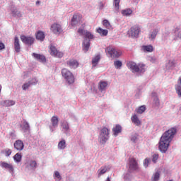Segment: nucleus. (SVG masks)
Returning <instances> with one entry per match:
<instances>
[{
  "label": "nucleus",
  "instance_id": "nucleus-20",
  "mask_svg": "<svg viewBox=\"0 0 181 181\" xmlns=\"http://www.w3.org/2000/svg\"><path fill=\"white\" fill-rule=\"evenodd\" d=\"M66 64L70 69H77L78 67V62L76 59H69L66 62Z\"/></svg>",
  "mask_w": 181,
  "mask_h": 181
},
{
  "label": "nucleus",
  "instance_id": "nucleus-1",
  "mask_svg": "<svg viewBox=\"0 0 181 181\" xmlns=\"http://www.w3.org/2000/svg\"><path fill=\"white\" fill-rule=\"evenodd\" d=\"M177 132L176 128L172 127L162 135L158 146V149L161 153H166Z\"/></svg>",
  "mask_w": 181,
  "mask_h": 181
},
{
  "label": "nucleus",
  "instance_id": "nucleus-58",
  "mask_svg": "<svg viewBox=\"0 0 181 181\" xmlns=\"http://www.w3.org/2000/svg\"><path fill=\"white\" fill-rule=\"evenodd\" d=\"M105 181H111V180H110V177H107Z\"/></svg>",
  "mask_w": 181,
  "mask_h": 181
},
{
  "label": "nucleus",
  "instance_id": "nucleus-8",
  "mask_svg": "<svg viewBox=\"0 0 181 181\" xmlns=\"http://www.w3.org/2000/svg\"><path fill=\"white\" fill-rule=\"evenodd\" d=\"M50 54L51 56H54V57H59V59L64 56V54L56 48V46L51 45H50Z\"/></svg>",
  "mask_w": 181,
  "mask_h": 181
},
{
  "label": "nucleus",
  "instance_id": "nucleus-3",
  "mask_svg": "<svg viewBox=\"0 0 181 181\" xmlns=\"http://www.w3.org/2000/svg\"><path fill=\"white\" fill-rule=\"evenodd\" d=\"M110 139V129L107 127H103L99 134L98 141L100 144L104 145Z\"/></svg>",
  "mask_w": 181,
  "mask_h": 181
},
{
  "label": "nucleus",
  "instance_id": "nucleus-46",
  "mask_svg": "<svg viewBox=\"0 0 181 181\" xmlns=\"http://www.w3.org/2000/svg\"><path fill=\"white\" fill-rule=\"evenodd\" d=\"M158 159H159V155L158 154H153L152 156V162L153 163H156V162H158Z\"/></svg>",
  "mask_w": 181,
  "mask_h": 181
},
{
  "label": "nucleus",
  "instance_id": "nucleus-49",
  "mask_svg": "<svg viewBox=\"0 0 181 181\" xmlns=\"http://www.w3.org/2000/svg\"><path fill=\"white\" fill-rule=\"evenodd\" d=\"M132 176L129 173H126L124 177V181H131Z\"/></svg>",
  "mask_w": 181,
  "mask_h": 181
},
{
  "label": "nucleus",
  "instance_id": "nucleus-24",
  "mask_svg": "<svg viewBox=\"0 0 181 181\" xmlns=\"http://www.w3.org/2000/svg\"><path fill=\"white\" fill-rule=\"evenodd\" d=\"M158 33H159V29H153L149 33L148 39L150 40H155V39H156V36H158Z\"/></svg>",
  "mask_w": 181,
  "mask_h": 181
},
{
  "label": "nucleus",
  "instance_id": "nucleus-33",
  "mask_svg": "<svg viewBox=\"0 0 181 181\" xmlns=\"http://www.w3.org/2000/svg\"><path fill=\"white\" fill-rule=\"evenodd\" d=\"M36 39L43 42L45 40V33L43 31H38L36 34Z\"/></svg>",
  "mask_w": 181,
  "mask_h": 181
},
{
  "label": "nucleus",
  "instance_id": "nucleus-53",
  "mask_svg": "<svg viewBox=\"0 0 181 181\" xmlns=\"http://www.w3.org/2000/svg\"><path fill=\"white\" fill-rule=\"evenodd\" d=\"M5 49V44L4 42H0V50H4Z\"/></svg>",
  "mask_w": 181,
  "mask_h": 181
},
{
  "label": "nucleus",
  "instance_id": "nucleus-42",
  "mask_svg": "<svg viewBox=\"0 0 181 181\" xmlns=\"http://www.w3.org/2000/svg\"><path fill=\"white\" fill-rule=\"evenodd\" d=\"M114 66L115 69H121L122 67V62L119 60L115 61Z\"/></svg>",
  "mask_w": 181,
  "mask_h": 181
},
{
  "label": "nucleus",
  "instance_id": "nucleus-15",
  "mask_svg": "<svg viewBox=\"0 0 181 181\" xmlns=\"http://www.w3.org/2000/svg\"><path fill=\"white\" fill-rule=\"evenodd\" d=\"M81 22V16L78 13L74 14L73 18L71 21V25L72 26H77Z\"/></svg>",
  "mask_w": 181,
  "mask_h": 181
},
{
  "label": "nucleus",
  "instance_id": "nucleus-2",
  "mask_svg": "<svg viewBox=\"0 0 181 181\" xmlns=\"http://www.w3.org/2000/svg\"><path fill=\"white\" fill-rule=\"evenodd\" d=\"M128 69H129L132 73H137L138 74H144L146 71V66L144 64H139L134 62H129L127 64Z\"/></svg>",
  "mask_w": 181,
  "mask_h": 181
},
{
  "label": "nucleus",
  "instance_id": "nucleus-52",
  "mask_svg": "<svg viewBox=\"0 0 181 181\" xmlns=\"http://www.w3.org/2000/svg\"><path fill=\"white\" fill-rule=\"evenodd\" d=\"M10 136L11 139H16V133H15L13 131L10 132Z\"/></svg>",
  "mask_w": 181,
  "mask_h": 181
},
{
  "label": "nucleus",
  "instance_id": "nucleus-45",
  "mask_svg": "<svg viewBox=\"0 0 181 181\" xmlns=\"http://www.w3.org/2000/svg\"><path fill=\"white\" fill-rule=\"evenodd\" d=\"M175 91L178 97H181V86L180 85H175Z\"/></svg>",
  "mask_w": 181,
  "mask_h": 181
},
{
  "label": "nucleus",
  "instance_id": "nucleus-6",
  "mask_svg": "<svg viewBox=\"0 0 181 181\" xmlns=\"http://www.w3.org/2000/svg\"><path fill=\"white\" fill-rule=\"evenodd\" d=\"M139 33H141V27L138 25H133L128 30L129 37H135L136 39L139 37Z\"/></svg>",
  "mask_w": 181,
  "mask_h": 181
},
{
  "label": "nucleus",
  "instance_id": "nucleus-30",
  "mask_svg": "<svg viewBox=\"0 0 181 181\" xmlns=\"http://www.w3.org/2000/svg\"><path fill=\"white\" fill-rule=\"evenodd\" d=\"M89 49H90V40L84 39L83 42V50H84L85 53H86V52H88Z\"/></svg>",
  "mask_w": 181,
  "mask_h": 181
},
{
  "label": "nucleus",
  "instance_id": "nucleus-22",
  "mask_svg": "<svg viewBox=\"0 0 181 181\" xmlns=\"http://www.w3.org/2000/svg\"><path fill=\"white\" fill-rule=\"evenodd\" d=\"M33 57L35 59V60H37L38 62H40L41 63H45L46 62V57H45L42 54H36L33 53L32 54Z\"/></svg>",
  "mask_w": 181,
  "mask_h": 181
},
{
  "label": "nucleus",
  "instance_id": "nucleus-44",
  "mask_svg": "<svg viewBox=\"0 0 181 181\" xmlns=\"http://www.w3.org/2000/svg\"><path fill=\"white\" fill-rule=\"evenodd\" d=\"M3 153H4L5 156L8 157L11 156L12 154V150L10 148H6L4 151Z\"/></svg>",
  "mask_w": 181,
  "mask_h": 181
},
{
  "label": "nucleus",
  "instance_id": "nucleus-14",
  "mask_svg": "<svg viewBox=\"0 0 181 181\" xmlns=\"http://www.w3.org/2000/svg\"><path fill=\"white\" fill-rule=\"evenodd\" d=\"M37 84V79H36V78H33L31 80L28 81L27 83H25L23 86H22V89L24 91H26V90H28V88L31 86H36Z\"/></svg>",
  "mask_w": 181,
  "mask_h": 181
},
{
  "label": "nucleus",
  "instance_id": "nucleus-47",
  "mask_svg": "<svg viewBox=\"0 0 181 181\" xmlns=\"http://www.w3.org/2000/svg\"><path fill=\"white\" fill-rule=\"evenodd\" d=\"M149 163H151V158H146L144 160V168H148V166H149Z\"/></svg>",
  "mask_w": 181,
  "mask_h": 181
},
{
  "label": "nucleus",
  "instance_id": "nucleus-38",
  "mask_svg": "<svg viewBox=\"0 0 181 181\" xmlns=\"http://www.w3.org/2000/svg\"><path fill=\"white\" fill-rule=\"evenodd\" d=\"M97 32L100 34V36H107V35H108V30H104L101 28H99Z\"/></svg>",
  "mask_w": 181,
  "mask_h": 181
},
{
  "label": "nucleus",
  "instance_id": "nucleus-25",
  "mask_svg": "<svg viewBox=\"0 0 181 181\" xmlns=\"http://www.w3.org/2000/svg\"><path fill=\"white\" fill-rule=\"evenodd\" d=\"M16 102L14 100H3L0 102V107L2 105V107H12V105H15Z\"/></svg>",
  "mask_w": 181,
  "mask_h": 181
},
{
  "label": "nucleus",
  "instance_id": "nucleus-28",
  "mask_svg": "<svg viewBox=\"0 0 181 181\" xmlns=\"http://www.w3.org/2000/svg\"><path fill=\"white\" fill-rule=\"evenodd\" d=\"M131 120L132 122H133V124H134V125H136V127H139L142 124L136 115H134L133 116H132Z\"/></svg>",
  "mask_w": 181,
  "mask_h": 181
},
{
  "label": "nucleus",
  "instance_id": "nucleus-12",
  "mask_svg": "<svg viewBox=\"0 0 181 181\" xmlns=\"http://www.w3.org/2000/svg\"><path fill=\"white\" fill-rule=\"evenodd\" d=\"M78 33L81 35V36H85V39H94V35H93L90 32H88L87 30H85L83 28H78Z\"/></svg>",
  "mask_w": 181,
  "mask_h": 181
},
{
  "label": "nucleus",
  "instance_id": "nucleus-17",
  "mask_svg": "<svg viewBox=\"0 0 181 181\" xmlns=\"http://www.w3.org/2000/svg\"><path fill=\"white\" fill-rule=\"evenodd\" d=\"M110 169H111V165H105L101 167L98 170V177H100V176H103V175H105V173H107V172H110Z\"/></svg>",
  "mask_w": 181,
  "mask_h": 181
},
{
  "label": "nucleus",
  "instance_id": "nucleus-48",
  "mask_svg": "<svg viewBox=\"0 0 181 181\" xmlns=\"http://www.w3.org/2000/svg\"><path fill=\"white\" fill-rule=\"evenodd\" d=\"M159 177H160V174L158 172H156L153 177V181H158L159 180Z\"/></svg>",
  "mask_w": 181,
  "mask_h": 181
},
{
  "label": "nucleus",
  "instance_id": "nucleus-55",
  "mask_svg": "<svg viewBox=\"0 0 181 181\" xmlns=\"http://www.w3.org/2000/svg\"><path fill=\"white\" fill-rule=\"evenodd\" d=\"M135 95H136V98H139V97L141 95V92L138 91V93H136Z\"/></svg>",
  "mask_w": 181,
  "mask_h": 181
},
{
  "label": "nucleus",
  "instance_id": "nucleus-34",
  "mask_svg": "<svg viewBox=\"0 0 181 181\" xmlns=\"http://www.w3.org/2000/svg\"><path fill=\"white\" fill-rule=\"evenodd\" d=\"M21 128H22L23 131H24V132H28V131H29V129H30V126H29V123L28 122H26V120H25L23 122V124L21 125Z\"/></svg>",
  "mask_w": 181,
  "mask_h": 181
},
{
  "label": "nucleus",
  "instance_id": "nucleus-37",
  "mask_svg": "<svg viewBox=\"0 0 181 181\" xmlns=\"http://www.w3.org/2000/svg\"><path fill=\"white\" fill-rule=\"evenodd\" d=\"M132 14V11L131 10V8H126L122 11V15H123V16H129Z\"/></svg>",
  "mask_w": 181,
  "mask_h": 181
},
{
  "label": "nucleus",
  "instance_id": "nucleus-54",
  "mask_svg": "<svg viewBox=\"0 0 181 181\" xmlns=\"http://www.w3.org/2000/svg\"><path fill=\"white\" fill-rule=\"evenodd\" d=\"M104 8V3L100 2L99 4V9H103Z\"/></svg>",
  "mask_w": 181,
  "mask_h": 181
},
{
  "label": "nucleus",
  "instance_id": "nucleus-21",
  "mask_svg": "<svg viewBox=\"0 0 181 181\" xmlns=\"http://www.w3.org/2000/svg\"><path fill=\"white\" fill-rule=\"evenodd\" d=\"M37 166V163L35 160H29L26 163V168L29 170H35Z\"/></svg>",
  "mask_w": 181,
  "mask_h": 181
},
{
  "label": "nucleus",
  "instance_id": "nucleus-26",
  "mask_svg": "<svg viewBox=\"0 0 181 181\" xmlns=\"http://www.w3.org/2000/svg\"><path fill=\"white\" fill-rule=\"evenodd\" d=\"M108 86V83L107 81H100L99 82L98 88L102 93H105L107 90V87Z\"/></svg>",
  "mask_w": 181,
  "mask_h": 181
},
{
  "label": "nucleus",
  "instance_id": "nucleus-51",
  "mask_svg": "<svg viewBox=\"0 0 181 181\" xmlns=\"http://www.w3.org/2000/svg\"><path fill=\"white\" fill-rule=\"evenodd\" d=\"M54 177H57V179L59 180L62 179V175H60V173H59V171L54 172Z\"/></svg>",
  "mask_w": 181,
  "mask_h": 181
},
{
  "label": "nucleus",
  "instance_id": "nucleus-18",
  "mask_svg": "<svg viewBox=\"0 0 181 181\" xmlns=\"http://www.w3.org/2000/svg\"><path fill=\"white\" fill-rule=\"evenodd\" d=\"M151 97L153 100V105L154 107H159V105H160V102L159 100V97H158V93L153 92L151 93Z\"/></svg>",
  "mask_w": 181,
  "mask_h": 181
},
{
  "label": "nucleus",
  "instance_id": "nucleus-9",
  "mask_svg": "<svg viewBox=\"0 0 181 181\" xmlns=\"http://www.w3.org/2000/svg\"><path fill=\"white\" fill-rule=\"evenodd\" d=\"M59 127V117L57 116H53L51 118V125H49L50 132H54L56 128Z\"/></svg>",
  "mask_w": 181,
  "mask_h": 181
},
{
  "label": "nucleus",
  "instance_id": "nucleus-41",
  "mask_svg": "<svg viewBox=\"0 0 181 181\" xmlns=\"http://www.w3.org/2000/svg\"><path fill=\"white\" fill-rule=\"evenodd\" d=\"M130 139L132 142H134V144H136V142L138 141V134L134 133L132 134Z\"/></svg>",
  "mask_w": 181,
  "mask_h": 181
},
{
  "label": "nucleus",
  "instance_id": "nucleus-57",
  "mask_svg": "<svg viewBox=\"0 0 181 181\" xmlns=\"http://www.w3.org/2000/svg\"><path fill=\"white\" fill-rule=\"evenodd\" d=\"M35 4H36V5H39V4H40V1H37Z\"/></svg>",
  "mask_w": 181,
  "mask_h": 181
},
{
  "label": "nucleus",
  "instance_id": "nucleus-31",
  "mask_svg": "<svg viewBox=\"0 0 181 181\" xmlns=\"http://www.w3.org/2000/svg\"><path fill=\"white\" fill-rule=\"evenodd\" d=\"M100 59H101V56L100 54H98V55L95 56L92 59L93 67H95L97 66V64H98V63L100 62Z\"/></svg>",
  "mask_w": 181,
  "mask_h": 181
},
{
  "label": "nucleus",
  "instance_id": "nucleus-35",
  "mask_svg": "<svg viewBox=\"0 0 181 181\" xmlns=\"http://www.w3.org/2000/svg\"><path fill=\"white\" fill-rule=\"evenodd\" d=\"M13 159L16 163H19L22 162V154L19 153H16L15 156H13Z\"/></svg>",
  "mask_w": 181,
  "mask_h": 181
},
{
  "label": "nucleus",
  "instance_id": "nucleus-43",
  "mask_svg": "<svg viewBox=\"0 0 181 181\" xmlns=\"http://www.w3.org/2000/svg\"><path fill=\"white\" fill-rule=\"evenodd\" d=\"M146 110V107H145V105H142L139 107L138 109H136V112L138 114H143V112H145Z\"/></svg>",
  "mask_w": 181,
  "mask_h": 181
},
{
  "label": "nucleus",
  "instance_id": "nucleus-59",
  "mask_svg": "<svg viewBox=\"0 0 181 181\" xmlns=\"http://www.w3.org/2000/svg\"><path fill=\"white\" fill-rule=\"evenodd\" d=\"M1 90H2V86L0 85V93H1Z\"/></svg>",
  "mask_w": 181,
  "mask_h": 181
},
{
  "label": "nucleus",
  "instance_id": "nucleus-5",
  "mask_svg": "<svg viewBox=\"0 0 181 181\" xmlns=\"http://www.w3.org/2000/svg\"><path fill=\"white\" fill-rule=\"evenodd\" d=\"M62 74L68 84H73L74 83V75H73L71 71H69L67 69H63L62 70Z\"/></svg>",
  "mask_w": 181,
  "mask_h": 181
},
{
  "label": "nucleus",
  "instance_id": "nucleus-16",
  "mask_svg": "<svg viewBox=\"0 0 181 181\" xmlns=\"http://www.w3.org/2000/svg\"><path fill=\"white\" fill-rule=\"evenodd\" d=\"M0 166L1 168H3V169H6L7 170H8V172L10 173H13V172L15 170L13 168V165L12 164L8 163L6 162H1Z\"/></svg>",
  "mask_w": 181,
  "mask_h": 181
},
{
  "label": "nucleus",
  "instance_id": "nucleus-29",
  "mask_svg": "<svg viewBox=\"0 0 181 181\" xmlns=\"http://www.w3.org/2000/svg\"><path fill=\"white\" fill-rule=\"evenodd\" d=\"M122 131V127L119 124H117L112 129L113 134L115 135V136H118V134H121Z\"/></svg>",
  "mask_w": 181,
  "mask_h": 181
},
{
  "label": "nucleus",
  "instance_id": "nucleus-50",
  "mask_svg": "<svg viewBox=\"0 0 181 181\" xmlns=\"http://www.w3.org/2000/svg\"><path fill=\"white\" fill-rule=\"evenodd\" d=\"M103 25L105 26L107 29H110L111 26L110 22H108V20L103 21Z\"/></svg>",
  "mask_w": 181,
  "mask_h": 181
},
{
  "label": "nucleus",
  "instance_id": "nucleus-10",
  "mask_svg": "<svg viewBox=\"0 0 181 181\" xmlns=\"http://www.w3.org/2000/svg\"><path fill=\"white\" fill-rule=\"evenodd\" d=\"M50 29H51V31H52V33L54 35H60V33L63 32V28H62V25L57 23H53L51 25Z\"/></svg>",
  "mask_w": 181,
  "mask_h": 181
},
{
  "label": "nucleus",
  "instance_id": "nucleus-36",
  "mask_svg": "<svg viewBox=\"0 0 181 181\" xmlns=\"http://www.w3.org/2000/svg\"><path fill=\"white\" fill-rule=\"evenodd\" d=\"M66 140L62 139L58 143V149L63 150L66 149Z\"/></svg>",
  "mask_w": 181,
  "mask_h": 181
},
{
  "label": "nucleus",
  "instance_id": "nucleus-7",
  "mask_svg": "<svg viewBox=\"0 0 181 181\" xmlns=\"http://www.w3.org/2000/svg\"><path fill=\"white\" fill-rule=\"evenodd\" d=\"M128 170L129 173H132V172H138V170H139V165H138L136 159L134 158H129Z\"/></svg>",
  "mask_w": 181,
  "mask_h": 181
},
{
  "label": "nucleus",
  "instance_id": "nucleus-11",
  "mask_svg": "<svg viewBox=\"0 0 181 181\" xmlns=\"http://www.w3.org/2000/svg\"><path fill=\"white\" fill-rule=\"evenodd\" d=\"M21 42L25 43V45H28V46H32V45L35 43V38L33 37L21 35Z\"/></svg>",
  "mask_w": 181,
  "mask_h": 181
},
{
  "label": "nucleus",
  "instance_id": "nucleus-40",
  "mask_svg": "<svg viewBox=\"0 0 181 181\" xmlns=\"http://www.w3.org/2000/svg\"><path fill=\"white\" fill-rule=\"evenodd\" d=\"M121 0H114L113 5L115 6V12H119V2Z\"/></svg>",
  "mask_w": 181,
  "mask_h": 181
},
{
  "label": "nucleus",
  "instance_id": "nucleus-56",
  "mask_svg": "<svg viewBox=\"0 0 181 181\" xmlns=\"http://www.w3.org/2000/svg\"><path fill=\"white\" fill-rule=\"evenodd\" d=\"M177 37H179L180 39H181V31H180V32L178 33Z\"/></svg>",
  "mask_w": 181,
  "mask_h": 181
},
{
  "label": "nucleus",
  "instance_id": "nucleus-19",
  "mask_svg": "<svg viewBox=\"0 0 181 181\" xmlns=\"http://www.w3.org/2000/svg\"><path fill=\"white\" fill-rule=\"evenodd\" d=\"M14 148H16V151H23V148H25V144H23V141L22 140H16L14 142Z\"/></svg>",
  "mask_w": 181,
  "mask_h": 181
},
{
  "label": "nucleus",
  "instance_id": "nucleus-13",
  "mask_svg": "<svg viewBox=\"0 0 181 181\" xmlns=\"http://www.w3.org/2000/svg\"><path fill=\"white\" fill-rule=\"evenodd\" d=\"M61 127L62 131L65 134V135L69 136L70 135V124L69 122L64 120L61 122Z\"/></svg>",
  "mask_w": 181,
  "mask_h": 181
},
{
  "label": "nucleus",
  "instance_id": "nucleus-23",
  "mask_svg": "<svg viewBox=\"0 0 181 181\" xmlns=\"http://www.w3.org/2000/svg\"><path fill=\"white\" fill-rule=\"evenodd\" d=\"M11 13L13 18H22V13L16 7H12L11 8Z\"/></svg>",
  "mask_w": 181,
  "mask_h": 181
},
{
  "label": "nucleus",
  "instance_id": "nucleus-32",
  "mask_svg": "<svg viewBox=\"0 0 181 181\" xmlns=\"http://www.w3.org/2000/svg\"><path fill=\"white\" fill-rule=\"evenodd\" d=\"M167 70H172L175 67V60L170 59L165 64Z\"/></svg>",
  "mask_w": 181,
  "mask_h": 181
},
{
  "label": "nucleus",
  "instance_id": "nucleus-4",
  "mask_svg": "<svg viewBox=\"0 0 181 181\" xmlns=\"http://www.w3.org/2000/svg\"><path fill=\"white\" fill-rule=\"evenodd\" d=\"M105 53L108 57L111 59H117L121 56V52L117 50L114 47L109 46L105 49Z\"/></svg>",
  "mask_w": 181,
  "mask_h": 181
},
{
  "label": "nucleus",
  "instance_id": "nucleus-27",
  "mask_svg": "<svg viewBox=\"0 0 181 181\" xmlns=\"http://www.w3.org/2000/svg\"><path fill=\"white\" fill-rule=\"evenodd\" d=\"M13 45L15 52H16V53H19V52H21V44L19 43V38L18 37H15Z\"/></svg>",
  "mask_w": 181,
  "mask_h": 181
},
{
  "label": "nucleus",
  "instance_id": "nucleus-39",
  "mask_svg": "<svg viewBox=\"0 0 181 181\" xmlns=\"http://www.w3.org/2000/svg\"><path fill=\"white\" fill-rule=\"evenodd\" d=\"M144 52H153V47L152 45H144L142 47Z\"/></svg>",
  "mask_w": 181,
  "mask_h": 181
}]
</instances>
